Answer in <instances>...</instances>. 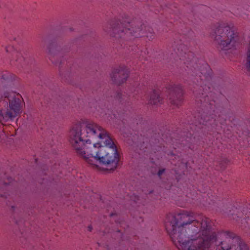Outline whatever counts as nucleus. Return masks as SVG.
<instances>
[{
  "label": "nucleus",
  "mask_w": 250,
  "mask_h": 250,
  "mask_svg": "<svg viewBox=\"0 0 250 250\" xmlns=\"http://www.w3.org/2000/svg\"><path fill=\"white\" fill-rule=\"evenodd\" d=\"M165 228L173 242L182 250H206L215 242L222 250H248L247 245L233 232L212 231L210 220L201 216L197 219L192 212L167 215Z\"/></svg>",
  "instance_id": "obj_1"
},
{
  "label": "nucleus",
  "mask_w": 250,
  "mask_h": 250,
  "mask_svg": "<svg viewBox=\"0 0 250 250\" xmlns=\"http://www.w3.org/2000/svg\"><path fill=\"white\" fill-rule=\"evenodd\" d=\"M103 29L114 41L120 44L139 37L143 32H145L149 40H152L155 38L152 28L146 26L140 18H132L127 14L104 24Z\"/></svg>",
  "instance_id": "obj_2"
},
{
  "label": "nucleus",
  "mask_w": 250,
  "mask_h": 250,
  "mask_svg": "<svg viewBox=\"0 0 250 250\" xmlns=\"http://www.w3.org/2000/svg\"><path fill=\"white\" fill-rule=\"evenodd\" d=\"M103 144L104 146L99 147H97L96 145H91V150L87 151L88 155L85 161L96 167L98 162L105 166L107 170L113 172L117 169L120 161L117 147L111 138L110 142Z\"/></svg>",
  "instance_id": "obj_3"
},
{
  "label": "nucleus",
  "mask_w": 250,
  "mask_h": 250,
  "mask_svg": "<svg viewBox=\"0 0 250 250\" xmlns=\"http://www.w3.org/2000/svg\"><path fill=\"white\" fill-rule=\"evenodd\" d=\"M211 35L217 49L220 51L235 49L239 40V33L234 24L230 22L217 23Z\"/></svg>",
  "instance_id": "obj_4"
},
{
  "label": "nucleus",
  "mask_w": 250,
  "mask_h": 250,
  "mask_svg": "<svg viewBox=\"0 0 250 250\" xmlns=\"http://www.w3.org/2000/svg\"><path fill=\"white\" fill-rule=\"evenodd\" d=\"M68 141L75 152L85 160L88 155L87 151L91 150V145H93L86 138L81 123H77L71 126L69 131Z\"/></svg>",
  "instance_id": "obj_5"
},
{
  "label": "nucleus",
  "mask_w": 250,
  "mask_h": 250,
  "mask_svg": "<svg viewBox=\"0 0 250 250\" xmlns=\"http://www.w3.org/2000/svg\"><path fill=\"white\" fill-rule=\"evenodd\" d=\"M83 126V131L85 133V137H93L100 139V143H106L111 142V137L102 127L92 121L81 123Z\"/></svg>",
  "instance_id": "obj_6"
},
{
  "label": "nucleus",
  "mask_w": 250,
  "mask_h": 250,
  "mask_svg": "<svg viewBox=\"0 0 250 250\" xmlns=\"http://www.w3.org/2000/svg\"><path fill=\"white\" fill-rule=\"evenodd\" d=\"M128 76L129 71L125 66L115 68L110 74L112 81L118 85L125 83Z\"/></svg>",
  "instance_id": "obj_7"
},
{
  "label": "nucleus",
  "mask_w": 250,
  "mask_h": 250,
  "mask_svg": "<svg viewBox=\"0 0 250 250\" xmlns=\"http://www.w3.org/2000/svg\"><path fill=\"white\" fill-rule=\"evenodd\" d=\"M170 94L169 100L171 105L178 107L183 102V90L180 85H174L169 88Z\"/></svg>",
  "instance_id": "obj_8"
},
{
  "label": "nucleus",
  "mask_w": 250,
  "mask_h": 250,
  "mask_svg": "<svg viewBox=\"0 0 250 250\" xmlns=\"http://www.w3.org/2000/svg\"><path fill=\"white\" fill-rule=\"evenodd\" d=\"M163 99L160 96L159 92L153 90L150 97L149 103L151 104L158 105L163 103Z\"/></svg>",
  "instance_id": "obj_9"
},
{
  "label": "nucleus",
  "mask_w": 250,
  "mask_h": 250,
  "mask_svg": "<svg viewBox=\"0 0 250 250\" xmlns=\"http://www.w3.org/2000/svg\"><path fill=\"white\" fill-rule=\"evenodd\" d=\"M3 36L10 41H16L18 39V36L15 31L10 28L4 29L3 31Z\"/></svg>",
  "instance_id": "obj_10"
},
{
  "label": "nucleus",
  "mask_w": 250,
  "mask_h": 250,
  "mask_svg": "<svg viewBox=\"0 0 250 250\" xmlns=\"http://www.w3.org/2000/svg\"><path fill=\"white\" fill-rule=\"evenodd\" d=\"M59 50V48L57 44L54 42L49 43L47 47V52L50 55H53Z\"/></svg>",
  "instance_id": "obj_11"
},
{
  "label": "nucleus",
  "mask_w": 250,
  "mask_h": 250,
  "mask_svg": "<svg viewBox=\"0 0 250 250\" xmlns=\"http://www.w3.org/2000/svg\"><path fill=\"white\" fill-rule=\"evenodd\" d=\"M245 65L248 72L250 73V46H249L247 49Z\"/></svg>",
  "instance_id": "obj_12"
},
{
  "label": "nucleus",
  "mask_w": 250,
  "mask_h": 250,
  "mask_svg": "<svg viewBox=\"0 0 250 250\" xmlns=\"http://www.w3.org/2000/svg\"><path fill=\"white\" fill-rule=\"evenodd\" d=\"M12 59L14 61L20 63L23 60V58L21 53L17 51H14L12 53Z\"/></svg>",
  "instance_id": "obj_13"
},
{
  "label": "nucleus",
  "mask_w": 250,
  "mask_h": 250,
  "mask_svg": "<svg viewBox=\"0 0 250 250\" xmlns=\"http://www.w3.org/2000/svg\"><path fill=\"white\" fill-rule=\"evenodd\" d=\"M165 168H162L158 171L157 175L160 178H161L162 175L165 172Z\"/></svg>",
  "instance_id": "obj_14"
},
{
  "label": "nucleus",
  "mask_w": 250,
  "mask_h": 250,
  "mask_svg": "<svg viewBox=\"0 0 250 250\" xmlns=\"http://www.w3.org/2000/svg\"><path fill=\"white\" fill-rule=\"evenodd\" d=\"M88 230L89 231H91L92 230V227L91 225H89L87 228Z\"/></svg>",
  "instance_id": "obj_15"
},
{
  "label": "nucleus",
  "mask_w": 250,
  "mask_h": 250,
  "mask_svg": "<svg viewBox=\"0 0 250 250\" xmlns=\"http://www.w3.org/2000/svg\"><path fill=\"white\" fill-rule=\"evenodd\" d=\"M11 208H12L13 210H14V208H15V207H14V206H12V207H11Z\"/></svg>",
  "instance_id": "obj_16"
},
{
  "label": "nucleus",
  "mask_w": 250,
  "mask_h": 250,
  "mask_svg": "<svg viewBox=\"0 0 250 250\" xmlns=\"http://www.w3.org/2000/svg\"><path fill=\"white\" fill-rule=\"evenodd\" d=\"M42 42H45V40L44 39H43Z\"/></svg>",
  "instance_id": "obj_17"
}]
</instances>
